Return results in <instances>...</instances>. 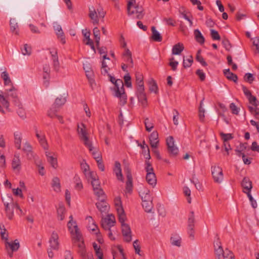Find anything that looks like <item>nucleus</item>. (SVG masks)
I'll list each match as a JSON object with an SVG mask.
<instances>
[{
	"instance_id": "obj_23",
	"label": "nucleus",
	"mask_w": 259,
	"mask_h": 259,
	"mask_svg": "<svg viewBox=\"0 0 259 259\" xmlns=\"http://www.w3.org/2000/svg\"><path fill=\"white\" fill-rule=\"evenodd\" d=\"M114 171L118 180L123 181V176L121 172V164L118 161H115Z\"/></svg>"
},
{
	"instance_id": "obj_10",
	"label": "nucleus",
	"mask_w": 259,
	"mask_h": 259,
	"mask_svg": "<svg viewBox=\"0 0 259 259\" xmlns=\"http://www.w3.org/2000/svg\"><path fill=\"white\" fill-rule=\"evenodd\" d=\"M124 221L125 220L122 222H119L121 224L122 233L124 240L127 242H130L132 240V232L129 225L124 223Z\"/></svg>"
},
{
	"instance_id": "obj_7",
	"label": "nucleus",
	"mask_w": 259,
	"mask_h": 259,
	"mask_svg": "<svg viewBox=\"0 0 259 259\" xmlns=\"http://www.w3.org/2000/svg\"><path fill=\"white\" fill-rule=\"evenodd\" d=\"M211 173L214 181L217 183H221L224 178L223 170L219 166H214L211 167Z\"/></svg>"
},
{
	"instance_id": "obj_4",
	"label": "nucleus",
	"mask_w": 259,
	"mask_h": 259,
	"mask_svg": "<svg viewBox=\"0 0 259 259\" xmlns=\"http://www.w3.org/2000/svg\"><path fill=\"white\" fill-rule=\"evenodd\" d=\"M78 132L80 139L83 142L84 145L89 148L90 151H92L93 146L87 136V133L83 124H81V127H78Z\"/></svg>"
},
{
	"instance_id": "obj_22",
	"label": "nucleus",
	"mask_w": 259,
	"mask_h": 259,
	"mask_svg": "<svg viewBox=\"0 0 259 259\" xmlns=\"http://www.w3.org/2000/svg\"><path fill=\"white\" fill-rule=\"evenodd\" d=\"M139 194L141 197L142 202L145 200V201H152V197L150 194L149 190L145 188L141 189L139 192Z\"/></svg>"
},
{
	"instance_id": "obj_17",
	"label": "nucleus",
	"mask_w": 259,
	"mask_h": 259,
	"mask_svg": "<svg viewBox=\"0 0 259 259\" xmlns=\"http://www.w3.org/2000/svg\"><path fill=\"white\" fill-rule=\"evenodd\" d=\"M122 58L126 64H128L129 67H133V60L132 58V53L128 49L125 48L124 52L123 53Z\"/></svg>"
},
{
	"instance_id": "obj_14",
	"label": "nucleus",
	"mask_w": 259,
	"mask_h": 259,
	"mask_svg": "<svg viewBox=\"0 0 259 259\" xmlns=\"http://www.w3.org/2000/svg\"><path fill=\"white\" fill-rule=\"evenodd\" d=\"M58 238L59 237L58 234L53 232L49 240L50 246L51 249L54 250H58L59 249V243L58 242Z\"/></svg>"
},
{
	"instance_id": "obj_24",
	"label": "nucleus",
	"mask_w": 259,
	"mask_h": 259,
	"mask_svg": "<svg viewBox=\"0 0 259 259\" xmlns=\"http://www.w3.org/2000/svg\"><path fill=\"white\" fill-rule=\"evenodd\" d=\"M147 183L154 187L156 184V178L154 172H148L146 177Z\"/></svg>"
},
{
	"instance_id": "obj_11",
	"label": "nucleus",
	"mask_w": 259,
	"mask_h": 259,
	"mask_svg": "<svg viewBox=\"0 0 259 259\" xmlns=\"http://www.w3.org/2000/svg\"><path fill=\"white\" fill-rule=\"evenodd\" d=\"M5 246L7 249L10 248L11 252H8L9 255L10 257L13 256V252L16 251L20 247V244L17 239L15 240L14 241L9 242L5 241Z\"/></svg>"
},
{
	"instance_id": "obj_18",
	"label": "nucleus",
	"mask_w": 259,
	"mask_h": 259,
	"mask_svg": "<svg viewBox=\"0 0 259 259\" xmlns=\"http://www.w3.org/2000/svg\"><path fill=\"white\" fill-rule=\"evenodd\" d=\"M226 250H224L223 247L220 245V243H217L214 245V253L215 257L217 259H221L225 255Z\"/></svg>"
},
{
	"instance_id": "obj_27",
	"label": "nucleus",
	"mask_w": 259,
	"mask_h": 259,
	"mask_svg": "<svg viewBox=\"0 0 259 259\" xmlns=\"http://www.w3.org/2000/svg\"><path fill=\"white\" fill-rule=\"evenodd\" d=\"M224 73L228 79L233 81L235 82H237V76L235 74L231 72L229 69H225L224 70Z\"/></svg>"
},
{
	"instance_id": "obj_13",
	"label": "nucleus",
	"mask_w": 259,
	"mask_h": 259,
	"mask_svg": "<svg viewBox=\"0 0 259 259\" xmlns=\"http://www.w3.org/2000/svg\"><path fill=\"white\" fill-rule=\"evenodd\" d=\"M133 7L135 9V11L131 10V11H134V13L133 14H132L131 15H133L135 14V16H133L134 18H136L138 19H142L143 18L145 13H144V9L143 7L142 6H140L139 4H136L134 5ZM133 6L132 7V8ZM132 9V8L131 9Z\"/></svg>"
},
{
	"instance_id": "obj_44",
	"label": "nucleus",
	"mask_w": 259,
	"mask_h": 259,
	"mask_svg": "<svg viewBox=\"0 0 259 259\" xmlns=\"http://www.w3.org/2000/svg\"><path fill=\"white\" fill-rule=\"evenodd\" d=\"M194 222H195V218H194V212L191 211L190 215L188 218V229H191L194 228Z\"/></svg>"
},
{
	"instance_id": "obj_56",
	"label": "nucleus",
	"mask_w": 259,
	"mask_h": 259,
	"mask_svg": "<svg viewBox=\"0 0 259 259\" xmlns=\"http://www.w3.org/2000/svg\"><path fill=\"white\" fill-rule=\"evenodd\" d=\"M3 227H4L3 226ZM0 233L2 239L5 240V242L8 241V234L7 233V230L5 228H1Z\"/></svg>"
},
{
	"instance_id": "obj_28",
	"label": "nucleus",
	"mask_w": 259,
	"mask_h": 259,
	"mask_svg": "<svg viewBox=\"0 0 259 259\" xmlns=\"http://www.w3.org/2000/svg\"><path fill=\"white\" fill-rule=\"evenodd\" d=\"M2 200L5 207L15 206L16 203H14L13 199L11 196L4 195L2 197Z\"/></svg>"
},
{
	"instance_id": "obj_30",
	"label": "nucleus",
	"mask_w": 259,
	"mask_h": 259,
	"mask_svg": "<svg viewBox=\"0 0 259 259\" xmlns=\"http://www.w3.org/2000/svg\"><path fill=\"white\" fill-rule=\"evenodd\" d=\"M184 47L182 44L178 43L174 45L172 49V54L173 55H180L184 50Z\"/></svg>"
},
{
	"instance_id": "obj_62",
	"label": "nucleus",
	"mask_w": 259,
	"mask_h": 259,
	"mask_svg": "<svg viewBox=\"0 0 259 259\" xmlns=\"http://www.w3.org/2000/svg\"><path fill=\"white\" fill-rule=\"evenodd\" d=\"M145 170L148 172H154L153 168L151 165V163L149 160H146L145 162Z\"/></svg>"
},
{
	"instance_id": "obj_37",
	"label": "nucleus",
	"mask_w": 259,
	"mask_h": 259,
	"mask_svg": "<svg viewBox=\"0 0 259 259\" xmlns=\"http://www.w3.org/2000/svg\"><path fill=\"white\" fill-rule=\"evenodd\" d=\"M149 89L150 92H154L155 94L158 92V87L156 81L153 79H151L148 82Z\"/></svg>"
},
{
	"instance_id": "obj_64",
	"label": "nucleus",
	"mask_w": 259,
	"mask_h": 259,
	"mask_svg": "<svg viewBox=\"0 0 259 259\" xmlns=\"http://www.w3.org/2000/svg\"><path fill=\"white\" fill-rule=\"evenodd\" d=\"M169 65L171 67L172 70L175 71L177 69V66L178 65V62L174 61V58H171L169 59Z\"/></svg>"
},
{
	"instance_id": "obj_63",
	"label": "nucleus",
	"mask_w": 259,
	"mask_h": 259,
	"mask_svg": "<svg viewBox=\"0 0 259 259\" xmlns=\"http://www.w3.org/2000/svg\"><path fill=\"white\" fill-rule=\"evenodd\" d=\"M244 79L245 81L251 83L254 80V77L252 74L247 73L244 76Z\"/></svg>"
},
{
	"instance_id": "obj_19",
	"label": "nucleus",
	"mask_w": 259,
	"mask_h": 259,
	"mask_svg": "<svg viewBox=\"0 0 259 259\" xmlns=\"http://www.w3.org/2000/svg\"><path fill=\"white\" fill-rule=\"evenodd\" d=\"M14 145L17 149H21L22 134L21 132L17 131L14 134Z\"/></svg>"
},
{
	"instance_id": "obj_54",
	"label": "nucleus",
	"mask_w": 259,
	"mask_h": 259,
	"mask_svg": "<svg viewBox=\"0 0 259 259\" xmlns=\"http://www.w3.org/2000/svg\"><path fill=\"white\" fill-rule=\"evenodd\" d=\"M136 0H128L127 4V11L128 15H132L134 13V11H131L132 7L135 4Z\"/></svg>"
},
{
	"instance_id": "obj_57",
	"label": "nucleus",
	"mask_w": 259,
	"mask_h": 259,
	"mask_svg": "<svg viewBox=\"0 0 259 259\" xmlns=\"http://www.w3.org/2000/svg\"><path fill=\"white\" fill-rule=\"evenodd\" d=\"M133 191V180H127L126 182L125 192L131 193Z\"/></svg>"
},
{
	"instance_id": "obj_6",
	"label": "nucleus",
	"mask_w": 259,
	"mask_h": 259,
	"mask_svg": "<svg viewBox=\"0 0 259 259\" xmlns=\"http://www.w3.org/2000/svg\"><path fill=\"white\" fill-rule=\"evenodd\" d=\"M69 219L70 220L67 224L68 229L72 234L75 235V239L79 241L81 239V235L79 231V229L76 224V222H73L72 215L69 217Z\"/></svg>"
},
{
	"instance_id": "obj_49",
	"label": "nucleus",
	"mask_w": 259,
	"mask_h": 259,
	"mask_svg": "<svg viewBox=\"0 0 259 259\" xmlns=\"http://www.w3.org/2000/svg\"><path fill=\"white\" fill-rule=\"evenodd\" d=\"M179 12L181 15L183 17V18L186 20H188L189 17L192 18L191 14L187 12L184 8L182 7L179 9Z\"/></svg>"
},
{
	"instance_id": "obj_3",
	"label": "nucleus",
	"mask_w": 259,
	"mask_h": 259,
	"mask_svg": "<svg viewBox=\"0 0 259 259\" xmlns=\"http://www.w3.org/2000/svg\"><path fill=\"white\" fill-rule=\"evenodd\" d=\"M78 132L80 139L83 142L84 145L89 148L90 151H92L93 146L87 136V133L83 124H81V127H78Z\"/></svg>"
},
{
	"instance_id": "obj_26",
	"label": "nucleus",
	"mask_w": 259,
	"mask_h": 259,
	"mask_svg": "<svg viewBox=\"0 0 259 259\" xmlns=\"http://www.w3.org/2000/svg\"><path fill=\"white\" fill-rule=\"evenodd\" d=\"M152 36L151 38L155 41L160 42L162 41V37L161 34L156 30L155 27H151Z\"/></svg>"
},
{
	"instance_id": "obj_35",
	"label": "nucleus",
	"mask_w": 259,
	"mask_h": 259,
	"mask_svg": "<svg viewBox=\"0 0 259 259\" xmlns=\"http://www.w3.org/2000/svg\"><path fill=\"white\" fill-rule=\"evenodd\" d=\"M52 187L54 191L59 192L60 191V180L58 177H54L52 180Z\"/></svg>"
},
{
	"instance_id": "obj_47",
	"label": "nucleus",
	"mask_w": 259,
	"mask_h": 259,
	"mask_svg": "<svg viewBox=\"0 0 259 259\" xmlns=\"http://www.w3.org/2000/svg\"><path fill=\"white\" fill-rule=\"evenodd\" d=\"M59 110V109L58 108H53V105H52V107L48 110L47 115L51 118L56 117L58 115L57 112Z\"/></svg>"
},
{
	"instance_id": "obj_15",
	"label": "nucleus",
	"mask_w": 259,
	"mask_h": 259,
	"mask_svg": "<svg viewBox=\"0 0 259 259\" xmlns=\"http://www.w3.org/2000/svg\"><path fill=\"white\" fill-rule=\"evenodd\" d=\"M53 27L55 31H56V33L58 36V38L60 39L62 44H65L66 43L65 37L64 33L62 29L61 26L56 22L54 23Z\"/></svg>"
},
{
	"instance_id": "obj_43",
	"label": "nucleus",
	"mask_w": 259,
	"mask_h": 259,
	"mask_svg": "<svg viewBox=\"0 0 259 259\" xmlns=\"http://www.w3.org/2000/svg\"><path fill=\"white\" fill-rule=\"evenodd\" d=\"M73 180L75 183V188L76 190H80L83 188V186L80 178L78 175H76L74 176Z\"/></svg>"
},
{
	"instance_id": "obj_48",
	"label": "nucleus",
	"mask_w": 259,
	"mask_h": 259,
	"mask_svg": "<svg viewBox=\"0 0 259 259\" xmlns=\"http://www.w3.org/2000/svg\"><path fill=\"white\" fill-rule=\"evenodd\" d=\"M20 160L19 158V156L18 157H15V158L13 159L12 166L13 169H20Z\"/></svg>"
},
{
	"instance_id": "obj_20",
	"label": "nucleus",
	"mask_w": 259,
	"mask_h": 259,
	"mask_svg": "<svg viewBox=\"0 0 259 259\" xmlns=\"http://www.w3.org/2000/svg\"><path fill=\"white\" fill-rule=\"evenodd\" d=\"M36 136L38 139L41 146L45 150H48L49 146L44 134H41L38 131H36Z\"/></svg>"
},
{
	"instance_id": "obj_36",
	"label": "nucleus",
	"mask_w": 259,
	"mask_h": 259,
	"mask_svg": "<svg viewBox=\"0 0 259 259\" xmlns=\"http://www.w3.org/2000/svg\"><path fill=\"white\" fill-rule=\"evenodd\" d=\"M194 34L196 41L200 44H203L204 42L205 39L201 32L198 29L194 30Z\"/></svg>"
},
{
	"instance_id": "obj_40",
	"label": "nucleus",
	"mask_w": 259,
	"mask_h": 259,
	"mask_svg": "<svg viewBox=\"0 0 259 259\" xmlns=\"http://www.w3.org/2000/svg\"><path fill=\"white\" fill-rule=\"evenodd\" d=\"M14 208H15V206L5 207L6 213L9 220H12L13 218Z\"/></svg>"
},
{
	"instance_id": "obj_31",
	"label": "nucleus",
	"mask_w": 259,
	"mask_h": 259,
	"mask_svg": "<svg viewBox=\"0 0 259 259\" xmlns=\"http://www.w3.org/2000/svg\"><path fill=\"white\" fill-rule=\"evenodd\" d=\"M66 101L65 97H60L56 99L53 104V108L60 109V107L64 105Z\"/></svg>"
},
{
	"instance_id": "obj_16",
	"label": "nucleus",
	"mask_w": 259,
	"mask_h": 259,
	"mask_svg": "<svg viewBox=\"0 0 259 259\" xmlns=\"http://www.w3.org/2000/svg\"><path fill=\"white\" fill-rule=\"evenodd\" d=\"M241 186L243 189V192L246 194L250 192L252 188V183L247 177L243 178L241 183Z\"/></svg>"
},
{
	"instance_id": "obj_53",
	"label": "nucleus",
	"mask_w": 259,
	"mask_h": 259,
	"mask_svg": "<svg viewBox=\"0 0 259 259\" xmlns=\"http://www.w3.org/2000/svg\"><path fill=\"white\" fill-rule=\"evenodd\" d=\"M220 136L222 138L224 142H227L229 140H230L233 138L231 134H225L224 133H221Z\"/></svg>"
},
{
	"instance_id": "obj_25",
	"label": "nucleus",
	"mask_w": 259,
	"mask_h": 259,
	"mask_svg": "<svg viewBox=\"0 0 259 259\" xmlns=\"http://www.w3.org/2000/svg\"><path fill=\"white\" fill-rule=\"evenodd\" d=\"M46 155L47 157L48 161L50 163L52 166L54 168H56L58 166L57 158L54 157L51 155V153L48 151H46Z\"/></svg>"
},
{
	"instance_id": "obj_1",
	"label": "nucleus",
	"mask_w": 259,
	"mask_h": 259,
	"mask_svg": "<svg viewBox=\"0 0 259 259\" xmlns=\"http://www.w3.org/2000/svg\"><path fill=\"white\" fill-rule=\"evenodd\" d=\"M108 75L110 77V81L114 84L115 96L119 99L121 105H124L127 102V96L125 93L122 80L120 79H116L110 74Z\"/></svg>"
},
{
	"instance_id": "obj_59",
	"label": "nucleus",
	"mask_w": 259,
	"mask_h": 259,
	"mask_svg": "<svg viewBox=\"0 0 259 259\" xmlns=\"http://www.w3.org/2000/svg\"><path fill=\"white\" fill-rule=\"evenodd\" d=\"M193 58L190 56L189 58L187 59H184L183 61V66L184 68L189 67L191 66L193 62Z\"/></svg>"
},
{
	"instance_id": "obj_38",
	"label": "nucleus",
	"mask_w": 259,
	"mask_h": 259,
	"mask_svg": "<svg viewBox=\"0 0 259 259\" xmlns=\"http://www.w3.org/2000/svg\"><path fill=\"white\" fill-rule=\"evenodd\" d=\"M142 206L147 212H151L153 207L152 201H145V200L142 202Z\"/></svg>"
},
{
	"instance_id": "obj_52",
	"label": "nucleus",
	"mask_w": 259,
	"mask_h": 259,
	"mask_svg": "<svg viewBox=\"0 0 259 259\" xmlns=\"http://www.w3.org/2000/svg\"><path fill=\"white\" fill-rule=\"evenodd\" d=\"M22 53L24 55H30L31 53V48L27 44H25L24 47L21 49Z\"/></svg>"
},
{
	"instance_id": "obj_45",
	"label": "nucleus",
	"mask_w": 259,
	"mask_h": 259,
	"mask_svg": "<svg viewBox=\"0 0 259 259\" xmlns=\"http://www.w3.org/2000/svg\"><path fill=\"white\" fill-rule=\"evenodd\" d=\"M93 34L95 37V42L96 46H98L100 44V32L98 27H95L93 29Z\"/></svg>"
},
{
	"instance_id": "obj_61",
	"label": "nucleus",
	"mask_w": 259,
	"mask_h": 259,
	"mask_svg": "<svg viewBox=\"0 0 259 259\" xmlns=\"http://www.w3.org/2000/svg\"><path fill=\"white\" fill-rule=\"evenodd\" d=\"M223 259H235L233 253L228 249H226L225 255L222 257Z\"/></svg>"
},
{
	"instance_id": "obj_60",
	"label": "nucleus",
	"mask_w": 259,
	"mask_h": 259,
	"mask_svg": "<svg viewBox=\"0 0 259 259\" xmlns=\"http://www.w3.org/2000/svg\"><path fill=\"white\" fill-rule=\"evenodd\" d=\"M94 147H93V150L90 151L92 152V155L94 158L96 159V161H99V160H102V156L101 154L97 151H94Z\"/></svg>"
},
{
	"instance_id": "obj_5",
	"label": "nucleus",
	"mask_w": 259,
	"mask_h": 259,
	"mask_svg": "<svg viewBox=\"0 0 259 259\" xmlns=\"http://www.w3.org/2000/svg\"><path fill=\"white\" fill-rule=\"evenodd\" d=\"M114 205L117 212L119 222H123L126 219V215L122 205V202L120 197H116L114 200Z\"/></svg>"
},
{
	"instance_id": "obj_46",
	"label": "nucleus",
	"mask_w": 259,
	"mask_h": 259,
	"mask_svg": "<svg viewBox=\"0 0 259 259\" xmlns=\"http://www.w3.org/2000/svg\"><path fill=\"white\" fill-rule=\"evenodd\" d=\"M144 123L146 130L149 132H151L154 127L153 123L148 118H146L145 119Z\"/></svg>"
},
{
	"instance_id": "obj_2",
	"label": "nucleus",
	"mask_w": 259,
	"mask_h": 259,
	"mask_svg": "<svg viewBox=\"0 0 259 259\" xmlns=\"http://www.w3.org/2000/svg\"><path fill=\"white\" fill-rule=\"evenodd\" d=\"M105 14V12L101 8L96 10L93 6L89 7V17L92 20L94 25H98L99 18H103Z\"/></svg>"
},
{
	"instance_id": "obj_34",
	"label": "nucleus",
	"mask_w": 259,
	"mask_h": 259,
	"mask_svg": "<svg viewBox=\"0 0 259 259\" xmlns=\"http://www.w3.org/2000/svg\"><path fill=\"white\" fill-rule=\"evenodd\" d=\"M91 177L92 178L91 184L93 186V190L94 188H100V183L98 179H96V175L91 172Z\"/></svg>"
},
{
	"instance_id": "obj_21",
	"label": "nucleus",
	"mask_w": 259,
	"mask_h": 259,
	"mask_svg": "<svg viewBox=\"0 0 259 259\" xmlns=\"http://www.w3.org/2000/svg\"><path fill=\"white\" fill-rule=\"evenodd\" d=\"M32 148L31 145L28 142H26L22 147L23 151L26 154L28 159H31L33 158Z\"/></svg>"
},
{
	"instance_id": "obj_32",
	"label": "nucleus",
	"mask_w": 259,
	"mask_h": 259,
	"mask_svg": "<svg viewBox=\"0 0 259 259\" xmlns=\"http://www.w3.org/2000/svg\"><path fill=\"white\" fill-rule=\"evenodd\" d=\"M8 99L4 94H0V102L4 106L8 111H10L9 108L10 103Z\"/></svg>"
},
{
	"instance_id": "obj_42",
	"label": "nucleus",
	"mask_w": 259,
	"mask_h": 259,
	"mask_svg": "<svg viewBox=\"0 0 259 259\" xmlns=\"http://www.w3.org/2000/svg\"><path fill=\"white\" fill-rule=\"evenodd\" d=\"M1 77L4 81L5 85H12L11 80L9 76L8 73L6 71L2 73Z\"/></svg>"
},
{
	"instance_id": "obj_39",
	"label": "nucleus",
	"mask_w": 259,
	"mask_h": 259,
	"mask_svg": "<svg viewBox=\"0 0 259 259\" xmlns=\"http://www.w3.org/2000/svg\"><path fill=\"white\" fill-rule=\"evenodd\" d=\"M66 212V209L64 206H59L57 209L58 219L60 221L64 219V214Z\"/></svg>"
},
{
	"instance_id": "obj_12",
	"label": "nucleus",
	"mask_w": 259,
	"mask_h": 259,
	"mask_svg": "<svg viewBox=\"0 0 259 259\" xmlns=\"http://www.w3.org/2000/svg\"><path fill=\"white\" fill-rule=\"evenodd\" d=\"M3 94L9 99L12 98L13 101L16 104L19 103L16 90L13 86H11L10 89H6Z\"/></svg>"
},
{
	"instance_id": "obj_41",
	"label": "nucleus",
	"mask_w": 259,
	"mask_h": 259,
	"mask_svg": "<svg viewBox=\"0 0 259 259\" xmlns=\"http://www.w3.org/2000/svg\"><path fill=\"white\" fill-rule=\"evenodd\" d=\"M94 192L95 195L98 197L99 200L105 199V194L103 189L100 188H94Z\"/></svg>"
},
{
	"instance_id": "obj_29",
	"label": "nucleus",
	"mask_w": 259,
	"mask_h": 259,
	"mask_svg": "<svg viewBox=\"0 0 259 259\" xmlns=\"http://www.w3.org/2000/svg\"><path fill=\"white\" fill-rule=\"evenodd\" d=\"M100 201L96 203V205L98 209L101 212H106L108 209L107 203L104 201V199H100Z\"/></svg>"
},
{
	"instance_id": "obj_8",
	"label": "nucleus",
	"mask_w": 259,
	"mask_h": 259,
	"mask_svg": "<svg viewBox=\"0 0 259 259\" xmlns=\"http://www.w3.org/2000/svg\"><path fill=\"white\" fill-rule=\"evenodd\" d=\"M166 145L168 151L171 156H175L179 152L178 148L174 145V139L172 136H169L166 139Z\"/></svg>"
},
{
	"instance_id": "obj_58",
	"label": "nucleus",
	"mask_w": 259,
	"mask_h": 259,
	"mask_svg": "<svg viewBox=\"0 0 259 259\" xmlns=\"http://www.w3.org/2000/svg\"><path fill=\"white\" fill-rule=\"evenodd\" d=\"M210 35L213 40H220L221 39L218 32L214 29L210 30Z\"/></svg>"
},
{
	"instance_id": "obj_9",
	"label": "nucleus",
	"mask_w": 259,
	"mask_h": 259,
	"mask_svg": "<svg viewBox=\"0 0 259 259\" xmlns=\"http://www.w3.org/2000/svg\"><path fill=\"white\" fill-rule=\"evenodd\" d=\"M115 223L114 216L112 214H108L106 218L102 221L101 225L104 230L110 231V228L114 226Z\"/></svg>"
},
{
	"instance_id": "obj_33",
	"label": "nucleus",
	"mask_w": 259,
	"mask_h": 259,
	"mask_svg": "<svg viewBox=\"0 0 259 259\" xmlns=\"http://www.w3.org/2000/svg\"><path fill=\"white\" fill-rule=\"evenodd\" d=\"M10 25L11 30L12 32L15 33V34H18V25L15 19H11L10 21Z\"/></svg>"
},
{
	"instance_id": "obj_55",
	"label": "nucleus",
	"mask_w": 259,
	"mask_h": 259,
	"mask_svg": "<svg viewBox=\"0 0 259 259\" xmlns=\"http://www.w3.org/2000/svg\"><path fill=\"white\" fill-rule=\"evenodd\" d=\"M124 84L127 88L132 87L131 77L128 73L124 76Z\"/></svg>"
},
{
	"instance_id": "obj_50",
	"label": "nucleus",
	"mask_w": 259,
	"mask_h": 259,
	"mask_svg": "<svg viewBox=\"0 0 259 259\" xmlns=\"http://www.w3.org/2000/svg\"><path fill=\"white\" fill-rule=\"evenodd\" d=\"M138 100L141 103L142 105L145 107L147 105V97L146 96V94H140L139 95H137Z\"/></svg>"
},
{
	"instance_id": "obj_51",
	"label": "nucleus",
	"mask_w": 259,
	"mask_h": 259,
	"mask_svg": "<svg viewBox=\"0 0 259 259\" xmlns=\"http://www.w3.org/2000/svg\"><path fill=\"white\" fill-rule=\"evenodd\" d=\"M201 50H198L197 51L196 59V60L199 62L203 66H206L207 65V64L206 62L204 61L203 58L202 56L200 55Z\"/></svg>"
}]
</instances>
